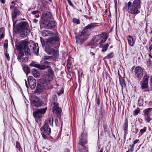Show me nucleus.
Returning a JSON list of instances; mask_svg holds the SVG:
<instances>
[{"mask_svg":"<svg viewBox=\"0 0 152 152\" xmlns=\"http://www.w3.org/2000/svg\"><path fill=\"white\" fill-rule=\"evenodd\" d=\"M59 37L57 36L48 39L46 41V46L45 51L49 55H52L55 59L58 58L59 56L58 52L57 50L54 49L52 47L55 43L56 42L58 41Z\"/></svg>","mask_w":152,"mask_h":152,"instance_id":"obj_1","label":"nucleus"},{"mask_svg":"<svg viewBox=\"0 0 152 152\" xmlns=\"http://www.w3.org/2000/svg\"><path fill=\"white\" fill-rule=\"evenodd\" d=\"M30 65V66L36 67L41 70H44L48 68V78L47 80H46L45 82V83H49L50 81L53 79V73L50 66H46L43 64L41 65L40 64H36L34 62L31 63Z\"/></svg>","mask_w":152,"mask_h":152,"instance_id":"obj_2","label":"nucleus"},{"mask_svg":"<svg viewBox=\"0 0 152 152\" xmlns=\"http://www.w3.org/2000/svg\"><path fill=\"white\" fill-rule=\"evenodd\" d=\"M31 103L32 105L37 107L41 106L43 104V102L36 96H34L32 98Z\"/></svg>","mask_w":152,"mask_h":152,"instance_id":"obj_3","label":"nucleus"},{"mask_svg":"<svg viewBox=\"0 0 152 152\" xmlns=\"http://www.w3.org/2000/svg\"><path fill=\"white\" fill-rule=\"evenodd\" d=\"M87 38V33L86 30H83L79 35L76 37V41H80V43H82L86 41Z\"/></svg>","mask_w":152,"mask_h":152,"instance_id":"obj_4","label":"nucleus"},{"mask_svg":"<svg viewBox=\"0 0 152 152\" xmlns=\"http://www.w3.org/2000/svg\"><path fill=\"white\" fill-rule=\"evenodd\" d=\"M47 108L42 109H38L33 112V115L36 119H39L42 118V115L45 113Z\"/></svg>","mask_w":152,"mask_h":152,"instance_id":"obj_5","label":"nucleus"},{"mask_svg":"<svg viewBox=\"0 0 152 152\" xmlns=\"http://www.w3.org/2000/svg\"><path fill=\"white\" fill-rule=\"evenodd\" d=\"M127 5L128 9L131 14L137 15L140 12L139 9L132 5L131 2L129 1Z\"/></svg>","mask_w":152,"mask_h":152,"instance_id":"obj_6","label":"nucleus"},{"mask_svg":"<svg viewBox=\"0 0 152 152\" xmlns=\"http://www.w3.org/2000/svg\"><path fill=\"white\" fill-rule=\"evenodd\" d=\"M28 85L32 89H34L36 86V81L33 77L30 76L28 78Z\"/></svg>","mask_w":152,"mask_h":152,"instance_id":"obj_7","label":"nucleus"},{"mask_svg":"<svg viewBox=\"0 0 152 152\" xmlns=\"http://www.w3.org/2000/svg\"><path fill=\"white\" fill-rule=\"evenodd\" d=\"M43 24L44 26L48 29L54 28L55 26V24L54 21L46 19L44 20Z\"/></svg>","mask_w":152,"mask_h":152,"instance_id":"obj_8","label":"nucleus"},{"mask_svg":"<svg viewBox=\"0 0 152 152\" xmlns=\"http://www.w3.org/2000/svg\"><path fill=\"white\" fill-rule=\"evenodd\" d=\"M135 75L137 78H141L143 75V71L142 69L140 66L136 67L134 69Z\"/></svg>","mask_w":152,"mask_h":152,"instance_id":"obj_9","label":"nucleus"},{"mask_svg":"<svg viewBox=\"0 0 152 152\" xmlns=\"http://www.w3.org/2000/svg\"><path fill=\"white\" fill-rule=\"evenodd\" d=\"M149 76L147 74L144 76L143 80L142 81L141 84V88L143 89L147 88L148 87V81Z\"/></svg>","mask_w":152,"mask_h":152,"instance_id":"obj_10","label":"nucleus"},{"mask_svg":"<svg viewBox=\"0 0 152 152\" xmlns=\"http://www.w3.org/2000/svg\"><path fill=\"white\" fill-rule=\"evenodd\" d=\"M106 34L105 33H103L101 34L95 36L91 39L89 45H91L96 42L101 38L103 37V35H105Z\"/></svg>","mask_w":152,"mask_h":152,"instance_id":"obj_11","label":"nucleus"},{"mask_svg":"<svg viewBox=\"0 0 152 152\" xmlns=\"http://www.w3.org/2000/svg\"><path fill=\"white\" fill-rule=\"evenodd\" d=\"M48 122H46L42 127L41 131L44 133H46L48 134H50L51 133V129L48 125Z\"/></svg>","mask_w":152,"mask_h":152,"instance_id":"obj_12","label":"nucleus"},{"mask_svg":"<svg viewBox=\"0 0 152 152\" xmlns=\"http://www.w3.org/2000/svg\"><path fill=\"white\" fill-rule=\"evenodd\" d=\"M28 44V41L26 40H24L21 41L20 43L18 45V49L20 51H22L23 50H24L25 48L27 47Z\"/></svg>","mask_w":152,"mask_h":152,"instance_id":"obj_13","label":"nucleus"},{"mask_svg":"<svg viewBox=\"0 0 152 152\" xmlns=\"http://www.w3.org/2000/svg\"><path fill=\"white\" fill-rule=\"evenodd\" d=\"M53 104L54 105L53 110V113H56L57 115L60 114L61 112V108L59 107L57 103L54 102Z\"/></svg>","mask_w":152,"mask_h":152,"instance_id":"obj_14","label":"nucleus"},{"mask_svg":"<svg viewBox=\"0 0 152 152\" xmlns=\"http://www.w3.org/2000/svg\"><path fill=\"white\" fill-rule=\"evenodd\" d=\"M45 89V86L43 84L38 83L36 90V92L38 93H42Z\"/></svg>","mask_w":152,"mask_h":152,"instance_id":"obj_15","label":"nucleus"},{"mask_svg":"<svg viewBox=\"0 0 152 152\" xmlns=\"http://www.w3.org/2000/svg\"><path fill=\"white\" fill-rule=\"evenodd\" d=\"M28 23L26 22H21L19 24V30L29 28Z\"/></svg>","mask_w":152,"mask_h":152,"instance_id":"obj_16","label":"nucleus"},{"mask_svg":"<svg viewBox=\"0 0 152 152\" xmlns=\"http://www.w3.org/2000/svg\"><path fill=\"white\" fill-rule=\"evenodd\" d=\"M19 31L20 32V35L22 37L27 36L30 32L29 28L19 30Z\"/></svg>","mask_w":152,"mask_h":152,"instance_id":"obj_17","label":"nucleus"},{"mask_svg":"<svg viewBox=\"0 0 152 152\" xmlns=\"http://www.w3.org/2000/svg\"><path fill=\"white\" fill-rule=\"evenodd\" d=\"M41 33L43 37L53 36L54 34L53 32L47 29L42 31Z\"/></svg>","mask_w":152,"mask_h":152,"instance_id":"obj_18","label":"nucleus"},{"mask_svg":"<svg viewBox=\"0 0 152 152\" xmlns=\"http://www.w3.org/2000/svg\"><path fill=\"white\" fill-rule=\"evenodd\" d=\"M33 49L34 52L37 55H38L39 54V48L38 47V44L37 43L32 44Z\"/></svg>","mask_w":152,"mask_h":152,"instance_id":"obj_19","label":"nucleus"},{"mask_svg":"<svg viewBox=\"0 0 152 152\" xmlns=\"http://www.w3.org/2000/svg\"><path fill=\"white\" fill-rule=\"evenodd\" d=\"M132 5L140 9V0H134L133 2Z\"/></svg>","mask_w":152,"mask_h":152,"instance_id":"obj_20","label":"nucleus"},{"mask_svg":"<svg viewBox=\"0 0 152 152\" xmlns=\"http://www.w3.org/2000/svg\"><path fill=\"white\" fill-rule=\"evenodd\" d=\"M43 15L45 18V20H47L46 18L51 19L52 18V15L50 13L48 12H44Z\"/></svg>","mask_w":152,"mask_h":152,"instance_id":"obj_21","label":"nucleus"},{"mask_svg":"<svg viewBox=\"0 0 152 152\" xmlns=\"http://www.w3.org/2000/svg\"><path fill=\"white\" fill-rule=\"evenodd\" d=\"M126 37L129 44L130 46H132L133 44V37L132 36L129 35L127 36Z\"/></svg>","mask_w":152,"mask_h":152,"instance_id":"obj_22","label":"nucleus"},{"mask_svg":"<svg viewBox=\"0 0 152 152\" xmlns=\"http://www.w3.org/2000/svg\"><path fill=\"white\" fill-rule=\"evenodd\" d=\"M152 108H148L147 109L143 111V113L144 115H151V112L152 111Z\"/></svg>","mask_w":152,"mask_h":152,"instance_id":"obj_23","label":"nucleus"},{"mask_svg":"<svg viewBox=\"0 0 152 152\" xmlns=\"http://www.w3.org/2000/svg\"><path fill=\"white\" fill-rule=\"evenodd\" d=\"M32 74L35 77H38L40 76V73L36 69H33L32 71Z\"/></svg>","mask_w":152,"mask_h":152,"instance_id":"obj_24","label":"nucleus"},{"mask_svg":"<svg viewBox=\"0 0 152 152\" xmlns=\"http://www.w3.org/2000/svg\"><path fill=\"white\" fill-rule=\"evenodd\" d=\"M20 12L18 10H15L13 13H12V18L13 21L14 19L16 18V17L19 15Z\"/></svg>","mask_w":152,"mask_h":152,"instance_id":"obj_25","label":"nucleus"},{"mask_svg":"<svg viewBox=\"0 0 152 152\" xmlns=\"http://www.w3.org/2000/svg\"><path fill=\"white\" fill-rule=\"evenodd\" d=\"M128 119L127 118L125 119V123L124 124V125L123 127V129L125 131H125H127L128 129Z\"/></svg>","mask_w":152,"mask_h":152,"instance_id":"obj_26","label":"nucleus"},{"mask_svg":"<svg viewBox=\"0 0 152 152\" xmlns=\"http://www.w3.org/2000/svg\"><path fill=\"white\" fill-rule=\"evenodd\" d=\"M24 71L26 74H27L30 72V69L27 65L24 66L23 67Z\"/></svg>","mask_w":152,"mask_h":152,"instance_id":"obj_27","label":"nucleus"},{"mask_svg":"<svg viewBox=\"0 0 152 152\" xmlns=\"http://www.w3.org/2000/svg\"><path fill=\"white\" fill-rule=\"evenodd\" d=\"M96 26V24L94 23H91L88 24L85 27V29H92L94 28Z\"/></svg>","mask_w":152,"mask_h":152,"instance_id":"obj_28","label":"nucleus"},{"mask_svg":"<svg viewBox=\"0 0 152 152\" xmlns=\"http://www.w3.org/2000/svg\"><path fill=\"white\" fill-rule=\"evenodd\" d=\"M24 50V52L26 55L27 56H31V51L29 48L27 47L25 48Z\"/></svg>","mask_w":152,"mask_h":152,"instance_id":"obj_29","label":"nucleus"},{"mask_svg":"<svg viewBox=\"0 0 152 152\" xmlns=\"http://www.w3.org/2000/svg\"><path fill=\"white\" fill-rule=\"evenodd\" d=\"M87 142V141L85 139L82 138L80 140L79 143L82 146L83 145Z\"/></svg>","mask_w":152,"mask_h":152,"instance_id":"obj_30","label":"nucleus"},{"mask_svg":"<svg viewBox=\"0 0 152 152\" xmlns=\"http://www.w3.org/2000/svg\"><path fill=\"white\" fill-rule=\"evenodd\" d=\"M103 36H104V37L102 38L101 42L99 43L100 45H102V44L107 40L108 38L106 35V34L105 35H103Z\"/></svg>","mask_w":152,"mask_h":152,"instance_id":"obj_31","label":"nucleus"},{"mask_svg":"<svg viewBox=\"0 0 152 152\" xmlns=\"http://www.w3.org/2000/svg\"><path fill=\"white\" fill-rule=\"evenodd\" d=\"M41 63L42 64L49 65L50 63L49 61H47L46 60L42 58V59L41 61Z\"/></svg>","mask_w":152,"mask_h":152,"instance_id":"obj_32","label":"nucleus"},{"mask_svg":"<svg viewBox=\"0 0 152 152\" xmlns=\"http://www.w3.org/2000/svg\"><path fill=\"white\" fill-rule=\"evenodd\" d=\"M16 148L19 150V151L21 152L22 151V149L20 146V144L17 141L16 142Z\"/></svg>","mask_w":152,"mask_h":152,"instance_id":"obj_33","label":"nucleus"},{"mask_svg":"<svg viewBox=\"0 0 152 152\" xmlns=\"http://www.w3.org/2000/svg\"><path fill=\"white\" fill-rule=\"evenodd\" d=\"M0 30L1 32V31H3L2 33H1L0 36V39H1L2 38H3L4 37V33L3 31L4 30V28H0Z\"/></svg>","mask_w":152,"mask_h":152,"instance_id":"obj_34","label":"nucleus"},{"mask_svg":"<svg viewBox=\"0 0 152 152\" xmlns=\"http://www.w3.org/2000/svg\"><path fill=\"white\" fill-rule=\"evenodd\" d=\"M140 110L139 108H137L135 110L133 113V115L135 116L137 115L140 112Z\"/></svg>","mask_w":152,"mask_h":152,"instance_id":"obj_35","label":"nucleus"},{"mask_svg":"<svg viewBox=\"0 0 152 152\" xmlns=\"http://www.w3.org/2000/svg\"><path fill=\"white\" fill-rule=\"evenodd\" d=\"M22 51H20V52L19 53V54L18 55V59L20 60V61L23 58V57L24 56V54L23 53L21 52Z\"/></svg>","mask_w":152,"mask_h":152,"instance_id":"obj_36","label":"nucleus"},{"mask_svg":"<svg viewBox=\"0 0 152 152\" xmlns=\"http://www.w3.org/2000/svg\"><path fill=\"white\" fill-rule=\"evenodd\" d=\"M108 46H109L108 44L107 43L103 47V48L102 50V51L103 52H104L106 51L107 50L108 47Z\"/></svg>","mask_w":152,"mask_h":152,"instance_id":"obj_37","label":"nucleus"},{"mask_svg":"<svg viewBox=\"0 0 152 152\" xmlns=\"http://www.w3.org/2000/svg\"><path fill=\"white\" fill-rule=\"evenodd\" d=\"M53 118L52 117H50L49 118V124L50 126H53Z\"/></svg>","mask_w":152,"mask_h":152,"instance_id":"obj_38","label":"nucleus"},{"mask_svg":"<svg viewBox=\"0 0 152 152\" xmlns=\"http://www.w3.org/2000/svg\"><path fill=\"white\" fill-rule=\"evenodd\" d=\"M73 22L74 23L77 24H79L80 23V20L79 19H77L75 18H74L73 19Z\"/></svg>","mask_w":152,"mask_h":152,"instance_id":"obj_39","label":"nucleus"},{"mask_svg":"<svg viewBox=\"0 0 152 152\" xmlns=\"http://www.w3.org/2000/svg\"><path fill=\"white\" fill-rule=\"evenodd\" d=\"M72 63L71 61L69 60L68 59L67 60V68L68 69H70L71 68L72 66Z\"/></svg>","mask_w":152,"mask_h":152,"instance_id":"obj_40","label":"nucleus"},{"mask_svg":"<svg viewBox=\"0 0 152 152\" xmlns=\"http://www.w3.org/2000/svg\"><path fill=\"white\" fill-rule=\"evenodd\" d=\"M53 57H54L53 56H44L42 58L44 59L45 60H47L50 58H52Z\"/></svg>","mask_w":152,"mask_h":152,"instance_id":"obj_41","label":"nucleus"},{"mask_svg":"<svg viewBox=\"0 0 152 152\" xmlns=\"http://www.w3.org/2000/svg\"><path fill=\"white\" fill-rule=\"evenodd\" d=\"M145 118L146 120L148 122H149L151 120V119L150 118L151 115H144Z\"/></svg>","mask_w":152,"mask_h":152,"instance_id":"obj_42","label":"nucleus"},{"mask_svg":"<svg viewBox=\"0 0 152 152\" xmlns=\"http://www.w3.org/2000/svg\"><path fill=\"white\" fill-rule=\"evenodd\" d=\"M28 59L27 57H26L25 58H22L21 61L23 62H26L28 60Z\"/></svg>","mask_w":152,"mask_h":152,"instance_id":"obj_43","label":"nucleus"},{"mask_svg":"<svg viewBox=\"0 0 152 152\" xmlns=\"http://www.w3.org/2000/svg\"><path fill=\"white\" fill-rule=\"evenodd\" d=\"M146 130V128H144L143 129H141L140 132V133L141 135H142L143 133H144Z\"/></svg>","mask_w":152,"mask_h":152,"instance_id":"obj_44","label":"nucleus"},{"mask_svg":"<svg viewBox=\"0 0 152 152\" xmlns=\"http://www.w3.org/2000/svg\"><path fill=\"white\" fill-rule=\"evenodd\" d=\"M113 53H111L108 55L107 57L109 58H113Z\"/></svg>","mask_w":152,"mask_h":152,"instance_id":"obj_45","label":"nucleus"},{"mask_svg":"<svg viewBox=\"0 0 152 152\" xmlns=\"http://www.w3.org/2000/svg\"><path fill=\"white\" fill-rule=\"evenodd\" d=\"M40 40L41 43L43 47L45 45V41L42 38H41Z\"/></svg>","mask_w":152,"mask_h":152,"instance_id":"obj_46","label":"nucleus"},{"mask_svg":"<svg viewBox=\"0 0 152 152\" xmlns=\"http://www.w3.org/2000/svg\"><path fill=\"white\" fill-rule=\"evenodd\" d=\"M6 57L8 61L10 60V57L9 56V54L8 53H6L5 54Z\"/></svg>","mask_w":152,"mask_h":152,"instance_id":"obj_47","label":"nucleus"},{"mask_svg":"<svg viewBox=\"0 0 152 152\" xmlns=\"http://www.w3.org/2000/svg\"><path fill=\"white\" fill-rule=\"evenodd\" d=\"M139 141V139H137V140H134V141L133 142V143L132 145H133L134 146V145L135 144L137 143V142H138Z\"/></svg>","mask_w":152,"mask_h":152,"instance_id":"obj_48","label":"nucleus"},{"mask_svg":"<svg viewBox=\"0 0 152 152\" xmlns=\"http://www.w3.org/2000/svg\"><path fill=\"white\" fill-rule=\"evenodd\" d=\"M39 12V11L37 10L33 11L32 12V14L33 15H36L37 14H38Z\"/></svg>","mask_w":152,"mask_h":152,"instance_id":"obj_49","label":"nucleus"},{"mask_svg":"<svg viewBox=\"0 0 152 152\" xmlns=\"http://www.w3.org/2000/svg\"><path fill=\"white\" fill-rule=\"evenodd\" d=\"M134 147V145H132V147L130 149V151L131 152H132L133 151Z\"/></svg>","mask_w":152,"mask_h":152,"instance_id":"obj_50","label":"nucleus"},{"mask_svg":"<svg viewBox=\"0 0 152 152\" xmlns=\"http://www.w3.org/2000/svg\"><path fill=\"white\" fill-rule=\"evenodd\" d=\"M67 1L68 2L69 4H70V6H72L73 5V4L71 1L70 0H67Z\"/></svg>","mask_w":152,"mask_h":152,"instance_id":"obj_51","label":"nucleus"},{"mask_svg":"<svg viewBox=\"0 0 152 152\" xmlns=\"http://www.w3.org/2000/svg\"><path fill=\"white\" fill-rule=\"evenodd\" d=\"M96 102L97 103L98 105H99L100 104V101H99V98H98L96 100Z\"/></svg>","mask_w":152,"mask_h":152,"instance_id":"obj_52","label":"nucleus"},{"mask_svg":"<svg viewBox=\"0 0 152 152\" xmlns=\"http://www.w3.org/2000/svg\"><path fill=\"white\" fill-rule=\"evenodd\" d=\"M8 46V45L7 43H4V48H7Z\"/></svg>","mask_w":152,"mask_h":152,"instance_id":"obj_53","label":"nucleus"},{"mask_svg":"<svg viewBox=\"0 0 152 152\" xmlns=\"http://www.w3.org/2000/svg\"><path fill=\"white\" fill-rule=\"evenodd\" d=\"M150 81L151 84V86H152V76H151L150 77Z\"/></svg>","mask_w":152,"mask_h":152,"instance_id":"obj_54","label":"nucleus"},{"mask_svg":"<svg viewBox=\"0 0 152 152\" xmlns=\"http://www.w3.org/2000/svg\"><path fill=\"white\" fill-rule=\"evenodd\" d=\"M25 80V81L26 86L27 88H28V85L27 83V81L26 80Z\"/></svg>","mask_w":152,"mask_h":152,"instance_id":"obj_55","label":"nucleus"},{"mask_svg":"<svg viewBox=\"0 0 152 152\" xmlns=\"http://www.w3.org/2000/svg\"><path fill=\"white\" fill-rule=\"evenodd\" d=\"M39 16L38 14H37L35 15V17L36 18H38L39 17Z\"/></svg>","mask_w":152,"mask_h":152,"instance_id":"obj_56","label":"nucleus"},{"mask_svg":"<svg viewBox=\"0 0 152 152\" xmlns=\"http://www.w3.org/2000/svg\"><path fill=\"white\" fill-rule=\"evenodd\" d=\"M1 2L3 4H4L5 2V0H1Z\"/></svg>","mask_w":152,"mask_h":152,"instance_id":"obj_57","label":"nucleus"},{"mask_svg":"<svg viewBox=\"0 0 152 152\" xmlns=\"http://www.w3.org/2000/svg\"><path fill=\"white\" fill-rule=\"evenodd\" d=\"M42 137L43 138L45 139L46 138V136L44 134H42Z\"/></svg>","mask_w":152,"mask_h":152,"instance_id":"obj_58","label":"nucleus"},{"mask_svg":"<svg viewBox=\"0 0 152 152\" xmlns=\"http://www.w3.org/2000/svg\"><path fill=\"white\" fill-rule=\"evenodd\" d=\"M38 21V20H37L35 19L33 20V21L34 22L36 23Z\"/></svg>","mask_w":152,"mask_h":152,"instance_id":"obj_59","label":"nucleus"},{"mask_svg":"<svg viewBox=\"0 0 152 152\" xmlns=\"http://www.w3.org/2000/svg\"><path fill=\"white\" fill-rule=\"evenodd\" d=\"M103 148H102L100 150V152H103Z\"/></svg>","mask_w":152,"mask_h":152,"instance_id":"obj_60","label":"nucleus"},{"mask_svg":"<svg viewBox=\"0 0 152 152\" xmlns=\"http://www.w3.org/2000/svg\"><path fill=\"white\" fill-rule=\"evenodd\" d=\"M121 85H124V84H125V83L123 81L122 83H121Z\"/></svg>","mask_w":152,"mask_h":152,"instance_id":"obj_61","label":"nucleus"},{"mask_svg":"<svg viewBox=\"0 0 152 152\" xmlns=\"http://www.w3.org/2000/svg\"><path fill=\"white\" fill-rule=\"evenodd\" d=\"M13 7V6H10V9H12V7Z\"/></svg>","mask_w":152,"mask_h":152,"instance_id":"obj_62","label":"nucleus"},{"mask_svg":"<svg viewBox=\"0 0 152 152\" xmlns=\"http://www.w3.org/2000/svg\"><path fill=\"white\" fill-rule=\"evenodd\" d=\"M12 4H13V3H14V2H13V1H12Z\"/></svg>","mask_w":152,"mask_h":152,"instance_id":"obj_63","label":"nucleus"},{"mask_svg":"<svg viewBox=\"0 0 152 152\" xmlns=\"http://www.w3.org/2000/svg\"><path fill=\"white\" fill-rule=\"evenodd\" d=\"M22 20H25V19H22Z\"/></svg>","mask_w":152,"mask_h":152,"instance_id":"obj_64","label":"nucleus"}]
</instances>
